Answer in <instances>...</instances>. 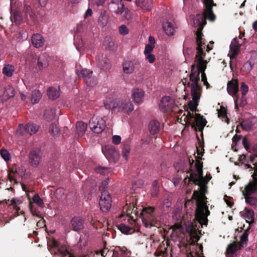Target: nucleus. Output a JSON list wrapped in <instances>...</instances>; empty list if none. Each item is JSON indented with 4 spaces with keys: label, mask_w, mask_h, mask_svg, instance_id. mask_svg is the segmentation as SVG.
<instances>
[{
    "label": "nucleus",
    "mask_w": 257,
    "mask_h": 257,
    "mask_svg": "<svg viewBox=\"0 0 257 257\" xmlns=\"http://www.w3.org/2000/svg\"><path fill=\"white\" fill-rule=\"evenodd\" d=\"M204 152L202 148H197V156L194 155L196 163L195 170L190 173L189 181H192L195 184L199 187V191H194L193 197L196 200L197 207L195 213V221L194 223H189L186 225V231L190 234L193 241H197L200 238L201 230L200 226L206 225L207 221V217L209 215L207 209L205 196L206 185L211 179L210 175L205 177L202 176V163H201V157Z\"/></svg>",
    "instance_id": "f257e3e1"
},
{
    "label": "nucleus",
    "mask_w": 257,
    "mask_h": 257,
    "mask_svg": "<svg viewBox=\"0 0 257 257\" xmlns=\"http://www.w3.org/2000/svg\"><path fill=\"white\" fill-rule=\"evenodd\" d=\"M158 182L157 181H155L153 182V186L151 189V195L153 197L157 196L158 191L159 188L158 187Z\"/></svg>",
    "instance_id": "3c124183"
},
{
    "label": "nucleus",
    "mask_w": 257,
    "mask_h": 257,
    "mask_svg": "<svg viewBox=\"0 0 257 257\" xmlns=\"http://www.w3.org/2000/svg\"><path fill=\"white\" fill-rule=\"evenodd\" d=\"M193 88L191 91V95L192 96V100L189 102V107L190 109L192 111L196 110L197 106L198 105V101L200 98L201 92H199L198 90H196Z\"/></svg>",
    "instance_id": "dca6fc26"
},
{
    "label": "nucleus",
    "mask_w": 257,
    "mask_h": 257,
    "mask_svg": "<svg viewBox=\"0 0 257 257\" xmlns=\"http://www.w3.org/2000/svg\"><path fill=\"white\" fill-rule=\"evenodd\" d=\"M11 20L13 22H15L16 24H20L23 20L21 13L19 12H14L11 17Z\"/></svg>",
    "instance_id": "4c0bfd02"
},
{
    "label": "nucleus",
    "mask_w": 257,
    "mask_h": 257,
    "mask_svg": "<svg viewBox=\"0 0 257 257\" xmlns=\"http://www.w3.org/2000/svg\"><path fill=\"white\" fill-rule=\"evenodd\" d=\"M109 16L105 11L101 12L99 16L98 23L100 26L101 27L106 26L108 22Z\"/></svg>",
    "instance_id": "393cba45"
},
{
    "label": "nucleus",
    "mask_w": 257,
    "mask_h": 257,
    "mask_svg": "<svg viewBox=\"0 0 257 257\" xmlns=\"http://www.w3.org/2000/svg\"><path fill=\"white\" fill-rule=\"evenodd\" d=\"M111 198L110 194L105 190L102 191L100 197L99 205L103 212L108 211L111 206Z\"/></svg>",
    "instance_id": "9d476101"
},
{
    "label": "nucleus",
    "mask_w": 257,
    "mask_h": 257,
    "mask_svg": "<svg viewBox=\"0 0 257 257\" xmlns=\"http://www.w3.org/2000/svg\"><path fill=\"white\" fill-rule=\"evenodd\" d=\"M218 116L225 122H228V118L227 116L226 109L222 106H220V108L217 109Z\"/></svg>",
    "instance_id": "473e14b6"
},
{
    "label": "nucleus",
    "mask_w": 257,
    "mask_h": 257,
    "mask_svg": "<svg viewBox=\"0 0 257 257\" xmlns=\"http://www.w3.org/2000/svg\"><path fill=\"white\" fill-rule=\"evenodd\" d=\"M135 69V63L131 60H126L122 64L123 72L126 74H132Z\"/></svg>",
    "instance_id": "412c9836"
},
{
    "label": "nucleus",
    "mask_w": 257,
    "mask_h": 257,
    "mask_svg": "<svg viewBox=\"0 0 257 257\" xmlns=\"http://www.w3.org/2000/svg\"><path fill=\"white\" fill-rule=\"evenodd\" d=\"M247 239H248V234L245 231L242 234V235L240 237V242H239L240 246H241V247L245 246L246 244L247 241Z\"/></svg>",
    "instance_id": "09e8293b"
},
{
    "label": "nucleus",
    "mask_w": 257,
    "mask_h": 257,
    "mask_svg": "<svg viewBox=\"0 0 257 257\" xmlns=\"http://www.w3.org/2000/svg\"><path fill=\"white\" fill-rule=\"evenodd\" d=\"M118 229L122 233L125 234H131L134 232V229L123 223L117 225Z\"/></svg>",
    "instance_id": "c9c22d12"
},
{
    "label": "nucleus",
    "mask_w": 257,
    "mask_h": 257,
    "mask_svg": "<svg viewBox=\"0 0 257 257\" xmlns=\"http://www.w3.org/2000/svg\"><path fill=\"white\" fill-rule=\"evenodd\" d=\"M241 125L243 129L248 131L251 128L252 123L250 120L245 119L242 121Z\"/></svg>",
    "instance_id": "de8ad7c7"
},
{
    "label": "nucleus",
    "mask_w": 257,
    "mask_h": 257,
    "mask_svg": "<svg viewBox=\"0 0 257 257\" xmlns=\"http://www.w3.org/2000/svg\"><path fill=\"white\" fill-rule=\"evenodd\" d=\"M72 225L75 230H79L83 228V220L79 217H74L72 219Z\"/></svg>",
    "instance_id": "c756f323"
},
{
    "label": "nucleus",
    "mask_w": 257,
    "mask_h": 257,
    "mask_svg": "<svg viewBox=\"0 0 257 257\" xmlns=\"http://www.w3.org/2000/svg\"><path fill=\"white\" fill-rule=\"evenodd\" d=\"M254 172L252 175L253 181L248 183L242 191V193L247 204L257 205V162L253 164Z\"/></svg>",
    "instance_id": "39448f33"
},
{
    "label": "nucleus",
    "mask_w": 257,
    "mask_h": 257,
    "mask_svg": "<svg viewBox=\"0 0 257 257\" xmlns=\"http://www.w3.org/2000/svg\"><path fill=\"white\" fill-rule=\"evenodd\" d=\"M121 137L118 135L113 136L112 138V141L113 144L115 145H118L121 143Z\"/></svg>",
    "instance_id": "680f3d73"
},
{
    "label": "nucleus",
    "mask_w": 257,
    "mask_h": 257,
    "mask_svg": "<svg viewBox=\"0 0 257 257\" xmlns=\"http://www.w3.org/2000/svg\"><path fill=\"white\" fill-rule=\"evenodd\" d=\"M33 45L36 48H40L44 45L43 37L40 34H35L32 37Z\"/></svg>",
    "instance_id": "a878e982"
},
{
    "label": "nucleus",
    "mask_w": 257,
    "mask_h": 257,
    "mask_svg": "<svg viewBox=\"0 0 257 257\" xmlns=\"http://www.w3.org/2000/svg\"><path fill=\"white\" fill-rule=\"evenodd\" d=\"M243 216L248 222H251L253 220L254 212L252 210H245Z\"/></svg>",
    "instance_id": "ea45409f"
},
{
    "label": "nucleus",
    "mask_w": 257,
    "mask_h": 257,
    "mask_svg": "<svg viewBox=\"0 0 257 257\" xmlns=\"http://www.w3.org/2000/svg\"><path fill=\"white\" fill-rule=\"evenodd\" d=\"M163 29L168 36H172L175 33V24L173 21L165 20L162 24Z\"/></svg>",
    "instance_id": "ddd939ff"
},
{
    "label": "nucleus",
    "mask_w": 257,
    "mask_h": 257,
    "mask_svg": "<svg viewBox=\"0 0 257 257\" xmlns=\"http://www.w3.org/2000/svg\"><path fill=\"white\" fill-rule=\"evenodd\" d=\"M145 55L146 56V58L150 63H153L155 61V57L154 55L152 54L151 53Z\"/></svg>",
    "instance_id": "0e129e2a"
},
{
    "label": "nucleus",
    "mask_w": 257,
    "mask_h": 257,
    "mask_svg": "<svg viewBox=\"0 0 257 257\" xmlns=\"http://www.w3.org/2000/svg\"><path fill=\"white\" fill-rule=\"evenodd\" d=\"M44 116L47 120L53 119L56 116L55 110L49 109L45 111Z\"/></svg>",
    "instance_id": "a19ab883"
},
{
    "label": "nucleus",
    "mask_w": 257,
    "mask_h": 257,
    "mask_svg": "<svg viewBox=\"0 0 257 257\" xmlns=\"http://www.w3.org/2000/svg\"><path fill=\"white\" fill-rule=\"evenodd\" d=\"M59 252L62 257H65L69 255V257H72L71 254L67 250L65 246H62L58 250Z\"/></svg>",
    "instance_id": "5fc2aeb1"
},
{
    "label": "nucleus",
    "mask_w": 257,
    "mask_h": 257,
    "mask_svg": "<svg viewBox=\"0 0 257 257\" xmlns=\"http://www.w3.org/2000/svg\"><path fill=\"white\" fill-rule=\"evenodd\" d=\"M140 215L143 223L146 227L158 226L160 225V223L156 218L153 207H147L144 208L142 210Z\"/></svg>",
    "instance_id": "0eeeda50"
},
{
    "label": "nucleus",
    "mask_w": 257,
    "mask_h": 257,
    "mask_svg": "<svg viewBox=\"0 0 257 257\" xmlns=\"http://www.w3.org/2000/svg\"><path fill=\"white\" fill-rule=\"evenodd\" d=\"M206 51L203 50L202 54H201V60L200 62V66L198 65L196 61V56L195 57V65L197 68V70H195V66L193 65L192 67V72L190 76V80L191 81V91L193 88L196 90H198L199 92H201V87L198 85V82L199 80V74L201 73V80L203 82L205 85L208 88L209 85L207 81V78L204 73V71L206 68V64L209 61L210 58L207 57Z\"/></svg>",
    "instance_id": "7ed1b4c3"
},
{
    "label": "nucleus",
    "mask_w": 257,
    "mask_h": 257,
    "mask_svg": "<svg viewBox=\"0 0 257 257\" xmlns=\"http://www.w3.org/2000/svg\"><path fill=\"white\" fill-rule=\"evenodd\" d=\"M76 131L79 136H82L87 129V124L82 122H78L76 125Z\"/></svg>",
    "instance_id": "2f4dec72"
},
{
    "label": "nucleus",
    "mask_w": 257,
    "mask_h": 257,
    "mask_svg": "<svg viewBox=\"0 0 257 257\" xmlns=\"http://www.w3.org/2000/svg\"><path fill=\"white\" fill-rule=\"evenodd\" d=\"M89 126L94 133L100 134L105 130L106 122L103 117L94 115L89 120Z\"/></svg>",
    "instance_id": "1a4fd4ad"
},
{
    "label": "nucleus",
    "mask_w": 257,
    "mask_h": 257,
    "mask_svg": "<svg viewBox=\"0 0 257 257\" xmlns=\"http://www.w3.org/2000/svg\"><path fill=\"white\" fill-rule=\"evenodd\" d=\"M15 95L14 88L12 86L8 85L4 88L3 91L0 95V100L2 102H6Z\"/></svg>",
    "instance_id": "f8f14e48"
},
{
    "label": "nucleus",
    "mask_w": 257,
    "mask_h": 257,
    "mask_svg": "<svg viewBox=\"0 0 257 257\" xmlns=\"http://www.w3.org/2000/svg\"><path fill=\"white\" fill-rule=\"evenodd\" d=\"M242 144L246 150L250 151L249 150V144L247 140L244 138L242 140Z\"/></svg>",
    "instance_id": "338daca9"
},
{
    "label": "nucleus",
    "mask_w": 257,
    "mask_h": 257,
    "mask_svg": "<svg viewBox=\"0 0 257 257\" xmlns=\"http://www.w3.org/2000/svg\"><path fill=\"white\" fill-rule=\"evenodd\" d=\"M240 45L236 39H234L231 41L230 45V50L228 53V56L230 59H233L237 56L239 52Z\"/></svg>",
    "instance_id": "6ab92c4d"
},
{
    "label": "nucleus",
    "mask_w": 257,
    "mask_h": 257,
    "mask_svg": "<svg viewBox=\"0 0 257 257\" xmlns=\"http://www.w3.org/2000/svg\"><path fill=\"white\" fill-rule=\"evenodd\" d=\"M87 85L90 86H93L97 83V80L96 78L92 76V74H90L86 77L85 80Z\"/></svg>",
    "instance_id": "79ce46f5"
},
{
    "label": "nucleus",
    "mask_w": 257,
    "mask_h": 257,
    "mask_svg": "<svg viewBox=\"0 0 257 257\" xmlns=\"http://www.w3.org/2000/svg\"><path fill=\"white\" fill-rule=\"evenodd\" d=\"M99 66L100 68L103 70H107L111 67L109 61L106 59L100 61L99 62Z\"/></svg>",
    "instance_id": "37998d69"
},
{
    "label": "nucleus",
    "mask_w": 257,
    "mask_h": 257,
    "mask_svg": "<svg viewBox=\"0 0 257 257\" xmlns=\"http://www.w3.org/2000/svg\"><path fill=\"white\" fill-rule=\"evenodd\" d=\"M75 45L77 49L80 52L84 49L85 42L81 37L75 38Z\"/></svg>",
    "instance_id": "e433bc0d"
},
{
    "label": "nucleus",
    "mask_w": 257,
    "mask_h": 257,
    "mask_svg": "<svg viewBox=\"0 0 257 257\" xmlns=\"http://www.w3.org/2000/svg\"><path fill=\"white\" fill-rule=\"evenodd\" d=\"M128 206L127 203L125 206L123 207V213L120 215L119 217L121 218L123 216H125V213L128 221H129L130 219H132L133 221H134L136 220V218L135 217V216L133 215V211H132L133 208V204H131V203Z\"/></svg>",
    "instance_id": "aec40b11"
},
{
    "label": "nucleus",
    "mask_w": 257,
    "mask_h": 257,
    "mask_svg": "<svg viewBox=\"0 0 257 257\" xmlns=\"http://www.w3.org/2000/svg\"><path fill=\"white\" fill-rule=\"evenodd\" d=\"M105 107L114 112L130 114L134 109V105L130 99H106L104 102Z\"/></svg>",
    "instance_id": "20e7f679"
},
{
    "label": "nucleus",
    "mask_w": 257,
    "mask_h": 257,
    "mask_svg": "<svg viewBox=\"0 0 257 257\" xmlns=\"http://www.w3.org/2000/svg\"><path fill=\"white\" fill-rule=\"evenodd\" d=\"M145 93L144 91L140 88H135L133 89L132 93V97L137 104H140L142 103L145 98Z\"/></svg>",
    "instance_id": "4468645a"
},
{
    "label": "nucleus",
    "mask_w": 257,
    "mask_h": 257,
    "mask_svg": "<svg viewBox=\"0 0 257 257\" xmlns=\"http://www.w3.org/2000/svg\"><path fill=\"white\" fill-rule=\"evenodd\" d=\"M111 12L116 16L123 14V17L127 20L131 18V12L127 9H125L122 0L112 2L109 5Z\"/></svg>",
    "instance_id": "6e6552de"
},
{
    "label": "nucleus",
    "mask_w": 257,
    "mask_h": 257,
    "mask_svg": "<svg viewBox=\"0 0 257 257\" xmlns=\"http://www.w3.org/2000/svg\"><path fill=\"white\" fill-rule=\"evenodd\" d=\"M95 171L97 173L101 175H105L110 172V170L105 167H99L95 169Z\"/></svg>",
    "instance_id": "603ef678"
},
{
    "label": "nucleus",
    "mask_w": 257,
    "mask_h": 257,
    "mask_svg": "<svg viewBox=\"0 0 257 257\" xmlns=\"http://www.w3.org/2000/svg\"><path fill=\"white\" fill-rule=\"evenodd\" d=\"M109 179L108 178H107L101 182V184L99 186V189L100 190L103 191V190L105 189V187L107 186L109 183Z\"/></svg>",
    "instance_id": "052dcab7"
},
{
    "label": "nucleus",
    "mask_w": 257,
    "mask_h": 257,
    "mask_svg": "<svg viewBox=\"0 0 257 257\" xmlns=\"http://www.w3.org/2000/svg\"><path fill=\"white\" fill-rule=\"evenodd\" d=\"M149 129L151 134L153 135L157 134L160 130V123L155 120L151 121L149 124Z\"/></svg>",
    "instance_id": "bb28decb"
},
{
    "label": "nucleus",
    "mask_w": 257,
    "mask_h": 257,
    "mask_svg": "<svg viewBox=\"0 0 257 257\" xmlns=\"http://www.w3.org/2000/svg\"><path fill=\"white\" fill-rule=\"evenodd\" d=\"M180 120L179 122L182 124H191L192 128L195 130H198L202 131L206 123V121L201 116L200 114L190 113L187 111V114L185 113L178 120ZM179 121V120H178Z\"/></svg>",
    "instance_id": "423d86ee"
},
{
    "label": "nucleus",
    "mask_w": 257,
    "mask_h": 257,
    "mask_svg": "<svg viewBox=\"0 0 257 257\" xmlns=\"http://www.w3.org/2000/svg\"><path fill=\"white\" fill-rule=\"evenodd\" d=\"M0 154L2 157L6 161H7L10 159V154L9 152L5 149L1 150Z\"/></svg>",
    "instance_id": "6e6d98bb"
},
{
    "label": "nucleus",
    "mask_w": 257,
    "mask_h": 257,
    "mask_svg": "<svg viewBox=\"0 0 257 257\" xmlns=\"http://www.w3.org/2000/svg\"><path fill=\"white\" fill-rule=\"evenodd\" d=\"M76 73L78 74V75H79V74H81V76L84 78V80H85L86 77H88L90 74H92V71L87 69H83L80 72L77 70Z\"/></svg>",
    "instance_id": "864d4df0"
},
{
    "label": "nucleus",
    "mask_w": 257,
    "mask_h": 257,
    "mask_svg": "<svg viewBox=\"0 0 257 257\" xmlns=\"http://www.w3.org/2000/svg\"><path fill=\"white\" fill-rule=\"evenodd\" d=\"M136 5L145 11H149L151 9L153 5L152 0H136Z\"/></svg>",
    "instance_id": "5701e85b"
},
{
    "label": "nucleus",
    "mask_w": 257,
    "mask_h": 257,
    "mask_svg": "<svg viewBox=\"0 0 257 257\" xmlns=\"http://www.w3.org/2000/svg\"><path fill=\"white\" fill-rule=\"evenodd\" d=\"M105 2V0H93L91 2V4L98 7L103 6Z\"/></svg>",
    "instance_id": "69168bd1"
},
{
    "label": "nucleus",
    "mask_w": 257,
    "mask_h": 257,
    "mask_svg": "<svg viewBox=\"0 0 257 257\" xmlns=\"http://www.w3.org/2000/svg\"><path fill=\"white\" fill-rule=\"evenodd\" d=\"M155 39L153 37L150 36L149 37V44L146 46L145 48V54L151 53L154 48H155Z\"/></svg>",
    "instance_id": "7c9ffc66"
},
{
    "label": "nucleus",
    "mask_w": 257,
    "mask_h": 257,
    "mask_svg": "<svg viewBox=\"0 0 257 257\" xmlns=\"http://www.w3.org/2000/svg\"><path fill=\"white\" fill-rule=\"evenodd\" d=\"M27 128L28 124L25 125L23 124H20L17 131V134L21 136L28 134Z\"/></svg>",
    "instance_id": "49530a36"
},
{
    "label": "nucleus",
    "mask_w": 257,
    "mask_h": 257,
    "mask_svg": "<svg viewBox=\"0 0 257 257\" xmlns=\"http://www.w3.org/2000/svg\"><path fill=\"white\" fill-rule=\"evenodd\" d=\"M41 161V156L39 152L32 151L29 155V163L33 167L38 166Z\"/></svg>",
    "instance_id": "a211bd4d"
},
{
    "label": "nucleus",
    "mask_w": 257,
    "mask_h": 257,
    "mask_svg": "<svg viewBox=\"0 0 257 257\" xmlns=\"http://www.w3.org/2000/svg\"><path fill=\"white\" fill-rule=\"evenodd\" d=\"M239 161L240 163H241L242 164H244V166L245 167V168H251L249 165L245 164V163L246 162V157L244 155H242L240 156V157L239 158Z\"/></svg>",
    "instance_id": "e2e57ef3"
},
{
    "label": "nucleus",
    "mask_w": 257,
    "mask_h": 257,
    "mask_svg": "<svg viewBox=\"0 0 257 257\" xmlns=\"http://www.w3.org/2000/svg\"><path fill=\"white\" fill-rule=\"evenodd\" d=\"M119 32L121 35L124 36L128 34L129 29L126 26L122 25L119 27Z\"/></svg>",
    "instance_id": "4d7b16f0"
},
{
    "label": "nucleus",
    "mask_w": 257,
    "mask_h": 257,
    "mask_svg": "<svg viewBox=\"0 0 257 257\" xmlns=\"http://www.w3.org/2000/svg\"><path fill=\"white\" fill-rule=\"evenodd\" d=\"M227 91L231 95H236L238 90V81L236 79L229 81L227 84Z\"/></svg>",
    "instance_id": "4be33fe9"
},
{
    "label": "nucleus",
    "mask_w": 257,
    "mask_h": 257,
    "mask_svg": "<svg viewBox=\"0 0 257 257\" xmlns=\"http://www.w3.org/2000/svg\"><path fill=\"white\" fill-rule=\"evenodd\" d=\"M240 90L243 96H245L248 91V86L243 82L241 83Z\"/></svg>",
    "instance_id": "13d9d810"
},
{
    "label": "nucleus",
    "mask_w": 257,
    "mask_h": 257,
    "mask_svg": "<svg viewBox=\"0 0 257 257\" xmlns=\"http://www.w3.org/2000/svg\"><path fill=\"white\" fill-rule=\"evenodd\" d=\"M47 94L51 99H55L60 96L59 88L50 87L47 89Z\"/></svg>",
    "instance_id": "cd10ccee"
},
{
    "label": "nucleus",
    "mask_w": 257,
    "mask_h": 257,
    "mask_svg": "<svg viewBox=\"0 0 257 257\" xmlns=\"http://www.w3.org/2000/svg\"><path fill=\"white\" fill-rule=\"evenodd\" d=\"M14 71V67L12 65L8 64L4 67L3 73L7 77H11L13 76Z\"/></svg>",
    "instance_id": "72a5a7b5"
},
{
    "label": "nucleus",
    "mask_w": 257,
    "mask_h": 257,
    "mask_svg": "<svg viewBox=\"0 0 257 257\" xmlns=\"http://www.w3.org/2000/svg\"><path fill=\"white\" fill-rule=\"evenodd\" d=\"M239 247L237 243L233 242L228 245L226 249V256L227 257H231L233 253L235 252Z\"/></svg>",
    "instance_id": "c85d7f7f"
},
{
    "label": "nucleus",
    "mask_w": 257,
    "mask_h": 257,
    "mask_svg": "<svg viewBox=\"0 0 257 257\" xmlns=\"http://www.w3.org/2000/svg\"><path fill=\"white\" fill-rule=\"evenodd\" d=\"M254 63L252 61L246 62L243 66L242 69L246 72H249L253 68Z\"/></svg>",
    "instance_id": "a18cd8bd"
},
{
    "label": "nucleus",
    "mask_w": 257,
    "mask_h": 257,
    "mask_svg": "<svg viewBox=\"0 0 257 257\" xmlns=\"http://www.w3.org/2000/svg\"><path fill=\"white\" fill-rule=\"evenodd\" d=\"M23 200L22 197L15 198L11 200H6V203L9 206H12L18 212L20 209L19 205L23 202Z\"/></svg>",
    "instance_id": "b1692460"
},
{
    "label": "nucleus",
    "mask_w": 257,
    "mask_h": 257,
    "mask_svg": "<svg viewBox=\"0 0 257 257\" xmlns=\"http://www.w3.org/2000/svg\"><path fill=\"white\" fill-rule=\"evenodd\" d=\"M39 129V126L35 124L28 123L27 132L28 134L32 135L36 133Z\"/></svg>",
    "instance_id": "58836bf2"
},
{
    "label": "nucleus",
    "mask_w": 257,
    "mask_h": 257,
    "mask_svg": "<svg viewBox=\"0 0 257 257\" xmlns=\"http://www.w3.org/2000/svg\"><path fill=\"white\" fill-rule=\"evenodd\" d=\"M92 11L91 9L89 8L85 12V13L84 15V18L85 19H87L88 17H90L92 15Z\"/></svg>",
    "instance_id": "774afa93"
},
{
    "label": "nucleus",
    "mask_w": 257,
    "mask_h": 257,
    "mask_svg": "<svg viewBox=\"0 0 257 257\" xmlns=\"http://www.w3.org/2000/svg\"><path fill=\"white\" fill-rule=\"evenodd\" d=\"M103 151L107 157H109L114 162L117 161L119 158V152L112 146H105V150Z\"/></svg>",
    "instance_id": "2eb2a0df"
},
{
    "label": "nucleus",
    "mask_w": 257,
    "mask_h": 257,
    "mask_svg": "<svg viewBox=\"0 0 257 257\" xmlns=\"http://www.w3.org/2000/svg\"><path fill=\"white\" fill-rule=\"evenodd\" d=\"M174 101L170 96L163 97L159 103V109L162 112H167L171 111L175 107Z\"/></svg>",
    "instance_id": "9b49d317"
},
{
    "label": "nucleus",
    "mask_w": 257,
    "mask_h": 257,
    "mask_svg": "<svg viewBox=\"0 0 257 257\" xmlns=\"http://www.w3.org/2000/svg\"><path fill=\"white\" fill-rule=\"evenodd\" d=\"M50 133L54 136L56 135L59 133V130L56 124H52L50 128Z\"/></svg>",
    "instance_id": "bf43d9fd"
},
{
    "label": "nucleus",
    "mask_w": 257,
    "mask_h": 257,
    "mask_svg": "<svg viewBox=\"0 0 257 257\" xmlns=\"http://www.w3.org/2000/svg\"><path fill=\"white\" fill-rule=\"evenodd\" d=\"M131 148L128 146H124L122 148V157L124 158L125 160H127L128 159V156L130 154Z\"/></svg>",
    "instance_id": "8fccbe9b"
},
{
    "label": "nucleus",
    "mask_w": 257,
    "mask_h": 257,
    "mask_svg": "<svg viewBox=\"0 0 257 257\" xmlns=\"http://www.w3.org/2000/svg\"><path fill=\"white\" fill-rule=\"evenodd\" d=\"M42 96L41 92L38 90H34L32 92L31 102L32 103H37L40 100Z\"/></svg>",
    "instance_id": "f704fd0d"
},
{
    "label": "nucleus",
    "mask_w": 257,
    "mask_h": 257,
    "mask_svg": "<svg viewBox=\"0 0 257 257\" xmlns=\"http://www.w3.org/2000/svg\"><path fill=\"white\" fill-rule=\"evenodd\" d=\"M203 3L205 7V10L203 15H197L196 16H191L192 20L191 25L194 27L197 28L196 31V42L197 47L196 48V61L198 65L200 66L201 60V54H202L203 50L208 52L212 49L209 45L206 46L202 41V33L201 31L204 25L206 24V19L211 21L215 20V15L212 13V7L215 6L213 4V0H204Z\"/></svg>",
    "instance_id": "f03ea898"
},
{
    "label": "nucleus",
    "mask_w": 257,
    "mask_h": 257,
    "mask_svg": "<svg viewBox=\"0 0 257 257\" xmlns=\"http://www.w3.org/2000/svg\"><path fill=\"white\" fill-rule=\"evenodd\" d=\"M33 202L40 207H43L44 203L43 200L38 194H35L33 197Z\"/></svg>",
    "instance_id": "c03bdc74"
},
{
    "label": "nucleus",
    "mask_w": 257,
    "mask_h": 257,
    "mask_svg": "<svg viewBox=\"0 0 257 257\" xmlns=\"http://www.w3.org/2000/svg\"><path fill=\"white\" fill-rule=\"evenodd\" d=\"M49 58L46 54H41L38 58L37 66L39 70L43 71L46 69L49 66Z\"/></svg>",
    "instance_id": "f3484780"
}]
</instances>
